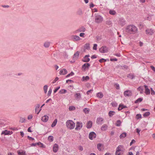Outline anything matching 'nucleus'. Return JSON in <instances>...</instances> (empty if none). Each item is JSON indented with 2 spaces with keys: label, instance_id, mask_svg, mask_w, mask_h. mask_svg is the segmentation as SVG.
<instances>
[{
  "label": "nucleus",
  "instance_id": "obj_1",
  "mask_svg": "<svg viewBox=\"0 0 155 155\" xmlns=\"http://www.w3.org/2000/svg\"><path fill=\"white\" fill-rule=\"evenodd\" d=\"M126 31L130 34H135L136 32V27L134 25L127 26L126 28Z\"/></svg>",
  "mask_w": 155,
  "mask_h": 155
},
{
  "label": "nucleus",
  "instance_id": "obj_2",
  "mask_svg": "<svg viewBox=\"0 0 155 155\" xmlns=\"http://www.w3.org/2000/svg\"><path fill=\"white\" fill-rule=\"evenodd\" d=\"M67 127L70 130L73 129L75 127V123L71 120H68L66 123Z\"/></svg>",
  "mask_w": 155,
  "mask_h": 155
},
{
  "label": "nucleus",
  "instance_id": "obj_3",
  "mask_svg": "<svg viewBox=\"0 0 155 155\" xmlns=\"http://www.w3.org/2000/svg\"><path fill=\"white\" fill-rule=\"evenodd\" d=\"M95 22L97 23H101L103 21V17L98 14H95L94 17Z\"/></svg>",
  "mask_w": 155,
  "mask_h": 155
},
{
  "label": "nucleus",
  "instance_id": "obj_4",
  "mask_svg": "<svg viewBox=\"0 0 155 155\" xmlns=\"http://www.w3.org/2000/svg\"><path fill=\"white\" fill-rule=\"evenodd\" d=\"M109 48L108 47L105 46H104L101 47L99 49V51L101 53H104L107 52Z\"/></svg>",
  "mask_w": 155,
  "mask_h": 155
},
{
  "label": "nucleus",
  "instance_id": "obj_5",
  "mask_svg": "<svg viewBox=\"0 0 155 155\" xmlns=\"http://www.w3.org/2000/svg\"><path fill=\"white\" fill-rule=\"evenodd\" d=\"M122 148L121 145H119L116 148L115 152L116 155H122L123 154L122 150H121Z\"/></svg>",
  "mask_w": 155,
  "mask_h": 155
},
{
  "label": "nucleus",
  "instance_id": "obj_6",
  "mask_svg": "<svg viewBox=\"0 0 155 155\" xmlns=\"http://www.w3.org/2000/svg\"><path fill=\"white\" fill-rule=\"evenodd\" d=\"M90 64L88 63H86L82 65V69L84 71L89 68Z\"/></svg>",
  "mask_w": 155,
  "mask_h": 155
},
{
  "label": "nucleus",
  "instance_id": "obj_7",
  "mask_svg": "<svg viewBox=\"0 0 155 155\" xmlns=\"http://www.w3.org/2000/svg\"><path fill=\"white\" fill-rule=\"evenodd\" d=\"M82 123L80 122H77L75 130H80L82 127Z\"/></svg>",
  "mask_w": 155,
  "mask_h": 155
},
{
  "label": "nucleus",
  "instance_id": "obj_8",
  "mask_svg": "<svg viewBox=\"0 0 155 155\" xmlns=\"http://www.w3.org/2000/svg\"><path fill=\"white\" fill-rule=\"evenodd\" d=\"M146 33L149 35H152L153 34V30L152 29H147L145 30Z\"/></svg>",
  "mask_w": 155,
  "mask_h": 155
},
{
  "label": "nucleus",
  "instance_id": "obj_9",
  "mask_svg": "<svg viewBox=\"0 0 155 155\" xmlns=\"http://www.w3.org/2000/svg\"><path fill=\"white\" fill-rule=\"evenodd\" d=\"M96 136V133L94 132H92L89 134V138L91 140H92L94 138H95Z\"/></svg>",
  "mask_w": 155,
  "mask_h": 155
},
{
  "label": "nucleus",
  "instance_id": "obj_10",
  "mask_svg": "<svg viewBox=\"0 0 155 155\" xmlns=\"http://www.w3.org/2000/svg\"><path fill=\"white\" fill-rule=\"evenodd\" d=\"M81 94L80 93H76L74 95L76 100L78 101H79L81 99Z\"/></svg>",
  "mask_w": 155,
  "mask_h": 155
},
{
  "label": "nucleus",
  "instance_id": "obj_11",
  "mask_svg": "<svg viewBox=\"0 0 155 155\" xmlns=\"http://www.w3.org/2000/svg\"><path fill=\"white\" fill-rule=\"evenodd\" d=\"M124 94L125 97H129L131 95L132 93L131 91L127 90L124 92Z\"/></svg>",
  "mask_w": 155,
  "mask_h": 155
},
{
  "label": "nucleus",
  "instance_id": "obj_12",
  "mask_svg": "<svg viewBox=\"0 0 155 155\" xmlns=\"http://www.w3.org/2000/svg\"><path fill=\"white\" fill-rule=\"evenodd\" d=\"M89 57L90 55L89 54L86 55L82 59V61L85 62H88L90 60V59L88 58Z\"/></svg>",
  "mask_w": 155,
  "mask_h": 155
},
{
  "label": "nucleus",
  "instance_id": "obj_13",
  "mask_svg": "<svg viewBox=\"0 0 155 155\" xmlns=\"http://www.w3.org/2000/svg\"><path fill=\"white\" fill-rule=\"evenodd\" d=\"M104 120L103 118L101 117L97 118L96 120V123L98 124L101 125Z\"/></svg>",
  "mask_w": 155,
  "mask_h": 155
},
{
  "label": "nucleus",
  "instance_id": "obj_14",
  "mask_svg": "<svg viewBox=\"0 0 155 155\" xmlns=\"http://www.w3.org/2000/svg\"><path fill=\"white\" fill-rule=\"evenodd\" d=\"M13 134L12 131H8L7 130H5L2 132L1 134H4L5 135H11Z\"/></svg>",
  "mask_w": 155,
  "mask_h": 155
},
{
  "label": "nucleus",
  "instance_id": "obj_15",
  "mask_svg": "<svg viewBox=\"0 0 155 155\" xmlns=\"http://www.w3.org/2000/svg\"><path fill=\"white\" fill-rule=\"evenodd\" d=\"M144 87L145 89V94L147 95L150 94V90L148 88V86L145 85H144Z\"/></svg>",
  "mask_w": 155,
  "mask_h": 155
},
{
  "label": "nucleus",
  "instance_id": "obj_16",
  "mask_svg": "<svg viewBox=\"0 0 155 155\" xmlns=\"http://www.w3.org/2000/svg\"><path fill=\"white\" fill-rule=\"evenodd\" d=\"M119 21L120 25L122 26L126 24V21L122 18H121L119 19Z\"/></svg>",
  "mask_w": 155,
  "mask_h": 155
},
{
  "label": "nucleus",
  "instance_id": "obj_17",
  "mask_svg": "<svg viewBox=\"0 0 155 155\" xmlns=\"http://www.w3.org/2000/svg\"><path fill=\"white\" fill-rule=\"evenodd\" d=\"M48 118L49 117L47 115H45L41 117V120L44 122H46L48 121Z\"/></svg>",
  "mask_w": 155,
  "mask_h": 155
},
{
  "label": "nucleus",
  "instance_id": "obj_18",
  "mask_svg": "<svg viewBox=\"0 0 155 155\" xmlns=\"http://www.w3.org/2000/svg\"><path fill=\"white\" fill-rule=\"evenodd\" d=\"M58 148L59 147L58 144L56 143L54 144L53 148V152L54 153L57 152L58 150Z\"/></svg>",
  "mask_w": 155,
  "mask_h": 155
},
{
  "label": "nucleus",
  "instance_id": "obj_19",
  "mask_svg": "<svg viewBox=\"0 0 155 155\" xmlns=\"http://www.w3.org/2000/svg\"><path fill=\"white\" fill-rule=\"evenodd\" d=\"M83 13V12L81 9H79L76 12V15L80 16L82 15Z\"/></svg>",
  "mask_w": 155,
  "mask_h": 155
},
{
  "label": "nucleus",
  "instance_id": "obj_20",
  "mask_svg": "<svg viewBox=\"0 0 155 155\" xmlns=\"http://www.w3.org/2000/svg\"><path fill=\"white\" fill-rule=\"evenodd\" d=\"M80 52L78 51H76L74 54L73 58L74 59H78L79 55Z\"/></svg>",
  "mask_w": 155,
  "mask_h": 155
},
{
  "label": "nucleus",
  "instance_id": "obj_21",
  "mask_svg": "<svg viewBox=\"0 0 155 155\" xmlns=\"http://www.w3.org/2000/svg\"><path fill=\"white\" fill-rule=\"evenodd\" d=\"M68 72L66 69H63L60 70V74L65 75L67 74Z\"/></svg>",
  "mask_w": 155,
  "mask_h": 155
},
{
  "label": "nucleus",
  "instance_id": "obj_22",
  "mask_svg": "<svg viewBox=\"0 0 155 155\" xmlns=\"http://www.w3.org/2000/svg\"><path fill=\"white\" fill-rule=\"evenodd\" d=\"M92 124H93V123H92V121H88L87 123V126H86L87 127V128H91L92 126Z\"/></svg>",
  "mask_w": 155,
  "mask_h": 155
},
{
  "label": "nucleus",
  "instance_id": "obj_23",
  "mask_svg": "<svg viewBox=\"0 0 155 155\" xmlns=\"http://www.w3.org/2000/svg\"><path fill=\"white\" fill-rule=\"evenodd\" d=\"M86 29L84 26H82L77 31L78 32H84L85 31Z\"/></svg>",
  "mask_w": 155,
  "mask_h": 155
},
{
  "label": "nucleus",
  "instance_id": "obj_24",
  "mask_svg": "<svg viewBox=\"0 0 155 155\" xmlns=\"http://www.w3.org/2000/svg\"><path fill=\"white\" fill-rule=\"evenodd\" d=\"M90 79L89 77L87 76H83L82 78V81H87Z\"/></svg>",
  "mask_w": 155,
  "mask_h": 155
},
{
  "label": "nucleus",
  "instance_id": "obj_25",
  "mask_svg": "<svg viewBox=\"0 0 155 155\" xmlns=\"http://www.w3.org/2000/svg\"><path fill=\"white\" fill-rule=\"evenodd\" d=\"M143 86H140L137 88V90L140 91V94L143 93Z\"/></svg>",
  "mask_w": 155,
  "mask_h": 155
},
{
  "label": "nucleus",
  "instance_id": "obj_26",
  "mask_svg": "<svg viewBox=\"0 0 155 155\" xmlns=\"http://www.w3.org/2000/svg\"><path fill=\"white\" fill-rule=\"evenodd\" d=\"M18 153L19 155H26L25 152L22 150L18 151Z\"/></svg>",
  "mask_w": 155,
  "mask_h": 155
},
{
  "label": "nucleus",
  "instance_id": "obj_27",
  "mask_svg": "<svg viewBox=\"0 0 155 155\" xmlns=\"http://www.w3.org/2000/svg\"><path fill=\"white\" fill-rule=\"evenodd\" d=\"M50 44V42L46 41L44 43V46L45 47L47 48L49 47Z\"/></svg>",
  "mask_w": 155,
  "mask_h": 155
},
{
  "label": "nucleus",
  "instance_id": "obj_28",
  "mask_svg": "<svg viewBox=\"0 0 155 155\" xmlns=\"http://www.w3.org/2000/svg\"><path fill=\"white\" fill-rule=\"evenodd\" d=\"M126 136L127 133L125 132H124L120 135V139L123 138H125Z\"/></svg>",
  "mask_w": 155,
  "mask_h": 155
},
{
  "label": "nucleus",
  "instance_id": "obj_29",
  "mask_svg": "<svg viewBox=\"0 0 155 155\" xmlns=\"http://www.w3.org/2000/svg\"><path fill=\"white\" fill-rule=\"evenodd\" d=\"M73 37L74 41H78L80 40L81 38L77 35H74Z\"/></svg>",
  "mask_w": 155,
  "mask_h": 155
},
{
  "label": "nucleus",
  "instance_id": "obj_30",
  "mask_svg": "<svg viewBox=\"0 0 155 155\" xmlns=\"http://www.w3.org/2000/svg\"><path fill=\"white\" fill-rule=\"evenodd\" d=\"M115 112L113 111H110L108 113V115L110 117H112L113 115L115 114Z\"/></svg>",
  "mask_w": 155,
  "mask_h": 155
},
{
  "label": "nucleus",
  "instance_id": "obj_31",
  "mask_svg": "<svg viewBox=\"0 0 155 155\" xmlns=\"http://www.w3.org/2000/svg\"><path fill=\"white\" fill-rule=\"evenodd\" d=\"M57 119H56L54 120V121L52 123L51 125V127H54L55 125H56L57 123Z\"/></svg>",
  "mask_w": 155,
  "mask_h": 155
},
{
  "label": "nucleus",
  "instance_id": "obj_32",
  "mask_svg": "<svg viewBox=\"0 0 155 155\" xmlns=\"http://www.w3.org/2000/svg\"><path fill=\"white\" fill-rule=\"evenodd\" d=\"M107 125L104 124L103 125L102 127H101V130L103 131H105L107 129Z\"/></svg>",
  "mask_w": 155,
  "mask_h": 155
},
{
  "label": "nucleus",
  "instance_id": "obj_33",
  "mask_svg": "<svg viewBox=\"0 0 155 155\" xmlns=\"http://www.w3.org/2000/svg\"><path fill=\"white\" fill-rule=\"evenodd\" d=\"M97 97L101 98L103 97V95L101 93L99 92L97 94Z\"/></svg>",
  "mask_w": 155,
  "mask_h": 155
},
{
  "label": "nucleus",
  "instance_id": "obj_34",
  "mask_svg": "<svg viewBox=\"0 0 155 155\" xmlns=\"http://www.w3.org/2000/svg\"><path fill=\"white\" fill-rule=\"evenodd\" d=\"M121 121L120 120H117V122L116 124V126L119 127L121 125Z\"/></svg>",
  "mask_w": 155,
  "mask_h": 155
},
{
  "label": "nucleus",
  "instance_id": "obj_35",
  "mask_svg": "<svg viewBox=\"0 0 155 155\" xmlns=\"http://www.w3.org/2000/svg\"><path fill=\"white\" fill-rule=\"evenodd\" d=\"M67 92V91L64 89H62L60 90L59 91V93L61 94H64Z\"/></svg>",
  "mask_w": 155,
  "mask_h": 155
},
{
  "label": "nucleus",
  "instance_id": "obj_36",
  "mask_svg": "<svg viewBox=\"0 0 155 155\" xmlns=\"http://www.w3.org/2000/svg\"><path fill=\"white\" fill-rule=\"evenodd\" d=\"M150 112L147 111L144 113L143 114V115L144 117H146L149 116L150 115Z\"/></svg>",
  "mask_w": 155,
  "mask_h": 155
},
{
  "label": "nucleus",
  "instance_id": "obj_37",
  "mask_svg": "<svg viewBox=\"0 0 155 155\" xmlns=\"http://www.w3.org/2000/svg\"><path fill=\"white\" fill-rule=\"evenodd\" d=\"M48 139L50 142H52L54 140V137L53 136H49L48 137Z\"/></svg>",
  "mask_w": 155,
  "mask_h": 155
},
{
  "label": "nucleus",
  "instance_id": "obj_38",
  "mask_svg": "<svg viewBox=\"0 0 155 155\" xmlns=\"http://www.w3.org/2000/svg\"><path fill=\"white\" fill-rule=\"evenodd\" d=\"M48 85H45L44 86L43 89L45 93H46L47 92V89H48Z\"/></svg>",
  "mask_w": 155,
  "mask_h": 155
},
{
  "label": "nucleus",
  "instance_id": "obj_39",
  "mask_svg": "<svg viewBox=\"0 0 155 155\" xmlns=\"http://www.w3.org/2000/svg\"><path fill=\"white\" fill-rule=\"evenodd\" d=\"M127 77L131 79H133L135 77L132 74H129L127 75Z\"/></svg>",
  "mask_w": 155,
  "mask_h": 155
},
{
  "label": "nucleus",
  "instance_id": "obj_40",
  "mask_svg": "<svg viewBox=\"0 0 155 155\" xmlns=\"http://www.w3.org/2000/svg\"><path fill=\"white\" fill-rule=\"evenodd\" d=\"M109 13L112 15H114L116 14V12L113 10H110L109 12Z\"/></svg>",
  "mask_w": 155,
  "mask_h": 155
},
{
  "label": "nucleus",
  "instance_id": "obj_41",
  "mask_svg": "<svg viewBox=\"0 0 155 155\" xmlns=\"http://www.w3.org/2000/svg\"><path fill=\"white\" fill-rule=\"evenodd\" d=\"M142 118V116L140 114H136V119H139Z\"/></svg>",
  "mask_w": 155,
  "mask_h": 155
},
{
  "label": "nucleus",
  "instance_id": "obj_42",
  "mask_svg": "<svg viewBox=\"0 0 155 155\" xmlns=\"http://www.w3.org/2000/svg\"><path fill=\"white\" fill-rule=\"evenodd\" d=\"M83 110L86 114H88L89 112V109L86 108L84 109Z\"/></svg>",
  "mask_w": 155,
  "mask_h": 155
},
{
  "label": "nucleus",
  "instance_id": "obj_43",
  "mask_svg": "<svg viewBox=\"0 0 155 155\" xmlns=\"http://www.w3.org/2000/svg\"><path fill=\"white\" fill-rule=\"evenodd\" d=\"M143 100V98L140 97L136 100V103L141 102Z\"/></svg>",
  "mask_w": 155,
  "mask_h": 155
},
{
  "label": "nucleus",
  "instance_id": "obj_44",
  "mask_svg": "<svg viewBox=\"0 0 155 155\" xmlns=\"http://www.w3.org/2000/svg\"><path fill=\"white\" fill-rule=\"evenodd\" d=\"M84 48L85 49H89L90 48L89 44H87V43L84 46Z\"/></svg>",
  "mask_w": 155,
  "mask_h": 155
},
{
  "label": "nucleus",
  "instance_id": "obj_45",
  "mask_svg": "<svg viewBox=\"0 0 155 155\" xmlns=\"http://www.w3.org/2000/svg\"><path fill=\"white\" fill-rule=\"evenodd\" d=\"M74 73L72 71L70 74H68L66 76V78H68L70 76H72L74 75Z\"/></svg>",
  "mask_w": 155,
  "mask_h": 155
},
{
  "label": "nucleus",
  "instance_id": "obj_46",
  "mask_svg": "<svg viewBox=\"0 0 155 155\" xmlns=\"http://www.w3.org/2000/svg\"><path fill=\"white\" fill-rule=\"evenodd\" d=\"M25 119L24 118L21 117L19 122L21 123H23L25 122Z\"/></svg>",
  "mask_w": 155,
  "mask_h": 155
},
{
  "label": "nucleus",
  "instance_id": "obj_47",
  "mask_svg": "<svg viewBox=\"0 0 155 155\" xmlns=\"http://www.w3.org/2000/svg\"><path fill=\"white\" fill-rule=\"evenodd\" d=\"M68 109L70 111H71L74 110L75 109V108L74 106H71L69 107Z\"/></svg>",
  "mask_w": 155,
  "mask_h": 155
},
{
  "label": "nucleus",
  "instance_id": "obj_48",
  "mask_svg": "<svg viewBox=\"0 0 155 155\" xmlns=\"http://www.w3.org/2000/svg\"><path fill=\"white\" fill-rule=\"evenodd\" d=\"M36 145L40 146V147H43V144L40 142L36 143Z\"/></svg>",
  "mask_w": 155,
  "mask_h": 155
},
{
  "label": "nucleus",
  "instance_id": "obj_49",
  "mask_svg": "<svg viewBox=\"0 0 155 155\" xmlns=\"http://www.w3.org/2000/svg\"><path fill=\"white\" fill-rule=\"evenodd\" d=\"M102 145L100 143H99L97 144V148L99 150H101V147Z\"/></svg>",
  "mask_w": 155,
  "mask_h": 155
},
{
  "label": "nucleus",
  "instance_id": "obj_50",
  "mask_svg": "<svg viewBox=\"0 0 155 155\" xmlns=\"http://www.w3.org/2000/svg\"><path fill=\"white\" fill-rule=\"evenodd\" d=\"M40 107V104H38L37 105V106L35 108V112L36 113L37 112V110Z\"/></svg>",
  "mask_w": 155,
  "mask_h": 155
},
{
  "label": "nucleus",
  "instance_id": "obj_51",
  "mask_svg": "<svg viewBox=\"0 0 155 155\" xmlns=\"http://www.w3.org/2000/svg\"><path fill=\"white\" fill-rule=\"evenodd\" d=\"M150 90L151 91V94L152 95H154L155 94V92L153 90V88H151Z\"/></svg>",
  "mask_w": 155,
  "mask_h": 155
},
{
  "label": "nucleus",
  "instance_id": "obj_52",
  "mask_svg": "<svg viewBox=\"0 0 155 155\" xmlns=\"http://www.w3.org/2000/svg\"><path fill=\"white\" fill-rule=\"evenodd\" d=\"M52 92V90L50 88L49 90V91H48V96H50Z\"/></svg>",
  "mask_w": 155,
  "mask_h": 155
},
{
  "label": "nucleus",
  "instance_id": "obj_53",
  "mask_svg": "<svg viewBox=\"0 0 155 155\" xmlns=\"http://www.w3.org/2000/svg\"><path fill=\"white\" fill-rule=\"evenodd\" d=\"M58 79L59 78L58 77H56L52 83V84L54 83L56 81H58Z\"/></svg>",
  "mask_w": 155,
  "mask_h": 155
},
{
  "label": "nucleus",
  "instance_id": "obj_54",
  "mask_svg": "<svg viewBox=\"0 0 155 155\" xmlns=\"http://www.w3.org/2000/svg\"><path fill=\"white\" fill-rule=\"evenodd\" d=\"M60 87H58L57 88H56L54 91V93L56 92L59 89Z\"/></svg>",
  "mask_w": 155,
  "mask_h": 155
},
{
  "label": "nucleus",
  "instance_id": "obj_55",
  "mask_svg": "<svg viewBox=\"0 0 155 155\" xmlns=\"http://www.w3.org/2000/svg\"><path fill=\"white\" fill-rule=\"evenodd\" d=\"M97 44H94L93 48V49L94 50H97Z\"/></svg>",
  "mask_w": 155,
  "mask_h": 155
},
{
  "label": "nucleus",
  "instance_id": "obj_56",
  "mask_svg": "<svg viewBox=\"0 0 155 155\" xmlns=\"http://www.w3.org/2000/svg\"><path fill=\"white\" fill-rule=\"evenodd\" d=\"M93 91V90L92 89H91L90 90H88L87 91V95H89L90 94V93L91 92Z\"/></svg>",
  "mask_w": 155,
  "mask_h": 155
},
{
  "label": "nucleus",
  "instance_id": "obj_57",
  "mask_svg": "<svg viewBox=\"0 0 155 155\" xmlns=\"http://www.w3.org/2000/svg\"><path fill=\"white\" fill-rule=\"evenodd\" d=\"M120 105H121V109H122L124 108H125L127 107L126 106L124 105H123L120 104Z\"/></svg>",
  "mask_w": 155,
  "mask_h": 155
},
{
  "label": "nucleus",
  "instance_id": "obj_58",
  "mask_svg": "<svg viewBox=\"0 0 155 155\" xmlns=\"http://www.w3.org/2000/svg\"><path fill=\"white\" fill-rule=\"evenodd\" d=\"M150 68L152 70H153L154 72H155V68L153 66H151Z\"/></svg>",
  "mask_w": 155,
  "mask_h": 155
},
{
  "label": "nucleus",
  "instance_id": "obj_59",
  "mask_svg": "<svg viewBox=\"0 0 155 155\" xmlns=\"http://www.w3.org/2000/svg\"><path fill=\"white\" fill-rule=\"evenodd\" d=\"M85 34L84 33H81L80 34V36L81 37H84V35Z\"/></svg>",
  "mask_w": 155,
  "mask_h": 155
},
{
  "label": "nucleus",
  "instance_id": "obj_60",
  "mask_svg": "<svg viewBox=\"0 0 155 155\" xmlns=\"http://www.w3.org/2000/svg\"><path fill=\"white\" fill-rule=\"evenodd\" d=\"M68 82H70L71 83H73L74 81L71 80H68L66 81V83H68Z\"/></svg>",
  "mask_w": 155,
  "mask_h": 155
},
{
  "label": "nucleus",
  "instance_id": "obj_61",
  "mask_svg": "<svg viewBox=\"0 0 155 155\" xmlns=\"http://www.w3.org/2000/svg\"><path fill=\"white\" fill-rule=\"evenodd\" d=\"M116 89H120V86H119V84H116Z\"/></svg>",
  "mask_w": 155,
  "mask_h": 155
},
{
  "label": "nucleus",
  "instance_id": "obj_62",
  "mask_svg": "<svg viewBox=\"0 0 155 155\" xmlns=\"http://www.w3.org/2000/svg\"><path fill=\"white\" fill-rule=\"evenodd\" d=\"M117 60V59L116 58H113L110 59V61H116Z\"/></svg>",
  "mask_w": 155,
  "mask_h": 155
},
{
  "label": "nucleus",
  "instance_id": "obj_63",
  "mask_svg": "<svg viewBox=\"0 0 155 155\" xmlns=\"http://www.w3.org/2000/svg\"><path fill=\"white\" fill-rule=\"evenodd\" d=\"M135 142V141L133 139L131 140V141L130 143V145L131 146L133 143H134Z\"/></svg>",
  "mask_w": 155,
  "mask_h": 155
},
{
  "label": "nucleus",
  "instance_id": "obj_64",
  "mask_svg": "<svg viewBox=\"0 0 155 155\" xmlns=\"http://www.w3.org/2000/svg\"><path fill=\"white\" fill-rule=\"evenodd\" d=\"M132 54H131V55H132V57H133L134 58L136 56V55L135 54V53L132 52Z\"/></svg>",
  "mask_w": 155,
  "mask_h": 155
}]
</instances>
